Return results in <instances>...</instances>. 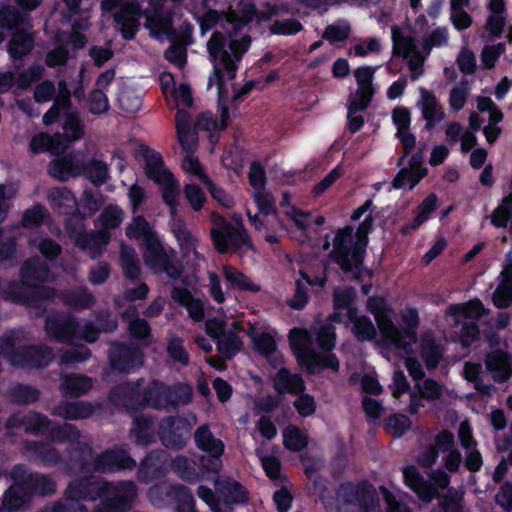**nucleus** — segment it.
I'll use <instances>...</instances> for the list:
<instances>
[{"mask_svg":"<svg viewBox=\"0 0 512 512\" xmlns=\"http://www.w3.org/2000/svg\"><path fill=\"white\" fill-rule=\"evenodd\" d=\"M132 480L108 482L94 477L74 479L67 485L63 499L39 512H89L83 501L100 502L92 512H128L137 497Z\"/></svg>","mask_w":512,"mask_h":512,"instance_id":"f257e3e1","label":"nucleus"},{"mask_svg":"<svg viewBox=\"0 0 512 512\" xmlns=\"http://www.w3.org/2000/svg\"><path fill=\"white\" fill-rule=\"evenodd\" d=\"M51 270L39 256L26 259L19 270V282L8 285L9 299L19 305L37 308L44 301L56 297V289L44 284L49 281Z\"/></svg>","mask_w":512,"mask_h":512,"instance_id":"f03ea898","label":"nucleus"},{"mask_svg":"<svg viewBox=\"0 0 512 512\" xmlns=\"http://www.w3.org/2000/svg\"><path fill=\"white\" fill-rule=\"evenodd\" d=\"M337 512H382L379 495L368 480H346L335 489Z\"/></svg>","mask_w":512,"mask_h":512,"instance_id":"7ed1b4c3","label":"nucleus"},{"mask_svg":"<svg viewBox=\"0 0 512 512\" xmlns=\"http://www.w3.org/2000/svg\"><path fill=\"white\" fill-rule=\"evenodd\" d=\"M227 38L226 36L215 31L212 33L210 39L207 42V50L213 63V73L209 77L208 88L213 83L217 86V104L227 103L228 100V89L226 86L224 71L227 72L229 79L236 77L238 66L231 59L229 52L226 50Z\"/></svg>","mask_w":512,"mask_h":512,"instance_id":"20e7f679","label":"nucleus"},{"mask_svg":"<svg viewBox=\"0 0 512 512\" xmlns=\"http://www.w3.org/2000/svg\"><path fill=\"white\" fill-rule=\"evenodd\" d=\"M210 221L213 225L210 229V238L218 253L224 254L228 251L236 253L244 247L253 250L250 236L241 221L232 224L216 211L210 214Z\"/></svg>","mask_w":512,"mask_h":512,"instance_id":"39448f33","label":"nucleus"},{"mask_svg":"<svg viewBox=\"0 0 512 512\" xmlns=\"http://www.w3.org/2000/svg\"><path fill=\"white\" fill-rule=\"evenodd\" d=\"M88 455L72 458L73 468L82 474L93 472L112 473L124 470H132L136 467V460L129 451L121 446H115L102 451L92 462H89Z\"/></svg>","mask_w":512,"mask_h":512,"instance_id":"423d86ee","label":"nucleus"},{"mask_svg":"<svg viewBox=\"0 0 512 512\" xmlns=\"http://www.w3.org/2000/svg\"><path fill=\"white\" fill-rule=\"evenodd\" d=\"M144 397V409L150 407L162 410L190 403L193 392L188 384L178 383L169 386L161 380L154 379L144 387Z\"/></svg>","mask_w":512,"mask_h":512,"instance_id":"0eeeda50","label":"nucleus"},{"mask_svg":"<svg viewBox=\"0 0 512 512\" xmlns=\"http://www.w3.org/2000/svg\"><path fill=\"white\" fill-rule=\"evenodd\" d=\"M350 231V228L347 227L337 236L336 242L332 243L333 248L329 253V259L339 267L344 275H348L353 268L361 270L364 277L371 280L374 277V272L365 265L367 249H360L356 252V249H348L345 245L349 241Z\"/></svg>","mask_w":512,"mask_h":512,"instance_id":"6e6552de","label":"nucleus"},{"mask_svg":"<svg viewBox=\"0 0 512 512\" xmlns=\"http://www.w3.org/2000/svg\"><path fill=\"white\" fill-rule=\"evenodd\" d=\"M191 431L192 425L188 419L180 415H170L159 421L156 434L165 448L178 451L187 445Z\"/></svg>","mask_w":512,"mask_h":512,"instance_id":"1a4fd4ad","label":"nucleus"},{"mask_svg":"<svg viewBox=\"0 0 512 512\" xmlns=\"http://www.w3.org/2000/svg\"><path fill=\"white\" fill-rule=\"evenodd\" d=\"M53 42L55 47L46 53L44 59L46 66L49 68L65 66L69 59L73 57L70 54L69 47L73 52L79 51L85 47L87 38L83 33L76 30L72 32L59 30L56 32Z\"/></svg>","mask_w":512,"mask_h":512,"instance_id":"9d476101","label":"nucleus"},{"mask_svg":"<svg viewBox=\"0 0 512 512\" xmlns=\"http://www.w3.org/2000/svg\"><path fill=\"white\" fill-rule=\"evenodd\" d=\"M194 442L199 450L206 453V455L200 456L202 457L203 468L206 471L219 473L223 467L224 442L213 435L207 424H203L196 429Z\"/></svg>","mask_w":512,"mask_h":512,"instance_id":"9b49d317","label":"nucleus"},{"mask_svg":"<svg viewBox=\"0 0 512 512\" xmlns=\"http://www.w3.org/2000/svg\"><path fill=\"white\" fill-rule=\"evenodd\" d=\"M44 329L50 340L72 345L78 340L80 323L70 313L55 311L45 318Z\"/></svg>","mask_w":512,"mask_h":512,"instance_id":"f8f14e48","label":"nucleus"},{"mask_svg":"<svg viewBox=\"0 0 512 512\" xmlns=\"http://www.w3.org/2000/svg\"><path fill=\"white\" fill-rule=\"evenodd\" d=\"M143 259L146 266L155 274L165 273L172 280H179L183 273V266L172 261L157 238L148 239L145 243Z\"/></svg>","mask_w":512,"mask_h":512,"instance_id":"ddd939ff","label":"nucleus"},{"mask_svg":"<svg viewBox=\"0 0 512 512\" xmlns=\"http://www.w3.org/2000/svg\"><path fill=\"white\" fill-rule=\"evenodd\" d=\"M108 359L113 371L130 374L143 365L144 354L134 344L114 341L108 349Z\"/></svg>","mask_w":512,"mask_h":512,"instance_id":"4468645a","label":"nucleus"},{"mask_svg":"<svg viewBox=\"0 0 512 512\" xmlns=\"http://www.w3.org/2000/svg\"><path fill=\"white\" fill-rule=\"evenodd\" d=\"M144 378L125 381L113 387L108 393V400L113 405H120L129 413L144 409Z\"/></svg>","mask_w":512,"mask_h":512,"instance_id":"2eb2a0df","label":"nucleus"},{"mask_svg":"<svg viewBox=\"0 0 512 512\" xmlns=\"http://www.w3.org/2000/svg\"><path fill=\"white\" fill-rule=\"evenodd\" d=\"M48 200L55 213L68 216L64 224L68 232L72 230L74 221L82 222L86 218L78 206L74 193L67 187L51 188Z\"/></svg>","mask_w":512,"mask_h":512,"instance_id":"dca6fc26","label":"nucleus"},{"mask_svg":"<svg viewBox=\"0 0 512 512\" xmlns=\"http://www.w3.org/2000/svg\"><path fill=\"white\" fill-rule=\"evenodd\" d=\"M48 437L53 443H70L71 451L67 467L70 471H77L73 468L72 458H78L80 455L91 454L92 448L89 444L81 442L80 430L73 424L64 422L63 424H56L49 427Z\"/></svg>","mask_w":512,"mask_h":512,"instance_id":"f3484780","label":"nucleus"},{"mask_svg":"<svg viewBox=\"0 0 512 512\" xmlns=\"http://www.w3.org/2000/svg\"><path fill=\"white\" fill-rule=\"evenodd\" d=\"M217 495L222 502L223 511L233 512V505H246L250 500L248 489L230 476H212Z\"/></svg>","mask_w":512,"mask_h":512,"instance_id":"a211bd4d","label":"nucleus"},{"mask_svg":"<svg viewBox=\"0 0 512 512\" xmlns=\"http://www.w3.org/2000/svg\"><path fill=\"white\" fill-rule=\"evenodd\" d=\"M54 359L51 347L46 344H28L17 348L11 365L15 368L38 369L47 367Z\"/></svg>","mask_w":512,"mask_h":512,"instance_id":"6ab92c4d","label":"nucleus"},{"mask_svg":"<svg viewBox=\"0 0 512 512\" xmlns=\"http://www.w3.org/2000/svg\"><path fill=\"white\" fill-rule=\"evenodd\" d=\"M171 468L181 480L190 484L210 481L212 476L217 474L203 468L202 457L196 460L185 455H177L171 462Z\"/></svg>","mask_w":512,"mask_h":512,"instance_id":"aec40b11","label":"nucleus"},{"mask_svg":"<svg viewBox=\"0 0 512 512\" xmlns=\"http://www.w3.org/2000/svg\"><path fill=\"white\" fill-rule=\"evenodd\" d=\"M52 421L43 413L29 411L28 413H13L5 423V428L12 429L24 427L25 434L39 436L47 433Z\"/></svg>","mask_w":512,"mask_h":512,"instance_id":"412c9836","label":"nucleus"},{"mask_svg":"<svg viewBox=\"0 0 512 512\" xmlns=\"http://www.w3.org/2000/svg\"><path fill=\"white\" fill-rule=\"evenodd\" d=\"M366 308L367 311L374 316L377 327L383 338H388L393 335L400 336V333L397 331L392 321L393 309L383 296H370L367 299Z\"/></svg>","mask_w":512,"mask_h":512,"instance_id":"4be33fe9","label":"nucleus"},{"mask_svg":"<svg viewBox=\"0 0 512 512\" xmlns=\"http://www.w3.org/2000/svg\"><path fill=\"white\" fill-rule=\"evenodd\" d=\"M15 476L28 490L31 498L33 495L50 496L56 491V484L50 476L28 472L24 464L15 465Z\"/></svg>","mask_w":512,"mask_h":512,"instance_id":"5701e85b","label":"nucleus"},{"mask_svg":"<svg viewBox=\"0 0 512 512\" xmlns=\"http://www.w3.org/2000/svg\"><path fill=\"white\" fill-rule=\"evenodd\" d=\"M228 25L231 28L227 31L228 37H236L256 18V4L253 0H239L234 9L231 5L227 9Z\"/></svg>","mask_w":512,"mask_h":512,"instance_id":"b1692460","label":"nucleus"},{"mask_svg":"<svg viewBox=\"0 0 512 512\" xmlns=\"http://www.w3.org/2000/svg\"><path fill=\"white\" fill-rule=\"evenodd\" d=\"M288 340L299 366L303 368L308 363L312 364L315 350L312 348L313 339L309 331L305 328H292Z\"/></svg>","mask_w":512,"mask_h":512,"instance_id":"393cba45","label":"nucleus"},{"mask_svg":"<svg viewBox=\"0 0 512 512\" xmlns=\"http://www.w3.org/2000/svg\"><path fill=\"white\" fill-rule=\"evenodd\" d=\"M140 13L139 5L134 2L124 3L114 13L113 20L120 26L119 31L124 40L130 41L136 37L140 25L137 16Z\"/></svg>","mask_w":512,"mask_h":512,"instance_id":"a878e982","label":"nucleus"},{"mask_svg":"<svg viewBox=\"0 0 512 512\" xmlns=\"http://www.w3.org/2000/svg\"><path fill=\"white\" fill-rule=\"evenodd\" d=\"M29 460L46 467H55L62 462L60 452L51 444L43 441L27 440L23 444Z\"/></svg>","mask_w":512,"mask_h":512,"instance_id":"bb28decb","label":"nucleus"},{"mask_svg":"<svg viewBox=\"0 0 512 512\" xmlns=\"http://www.w3.org/2000/svg\"><path fill=\"white\" fill-rule=\"evenodd\" d=\"M145 27L151 31V34L159 38L160 35L175 36L176 31L173 26V12L166 10L162 5L155 6L151 11L145 14Z\"/></svg>","mask_w":512,"mask_h":512,"instance_id":"cd10ccee","label":"nucleus"},{"mask_svg":"<svg viewBox=\"0 0 512 512\" xmlns=\"http://www.w3.org/2000/svg\"><path fill=\"white\" fill-rule=\"evenodd\" d=\"M72 93L65 80H60L55 87V96L52 106L44 113L42 122L45 126H51L60 119L61 112L69 111L73 107Z\"/></svg>","mask_w":512,"mask_h":512,"instance_id":"c85d7f7f","label":"nucleus"},{"mask_svg":"<svg viewBox=\"0 0 512 512\" xmlns=\"http://www.w3.org/2000/svg\"><path fill=\"white\" fill-rule=\"evenodd\" d=\"M485 366L496 383H505L512 376V355L495 349L486 355Z\"/></svg>","mask_w":512,"mask_h":512,"instance_id":"c756f323","label":"nucleus"},{"mask_svg":"<svg viewBox=\"0 0 512 512\" xmlns=\"http://www.w3.org/2000/svg\"><path fill=\"white\" fill-rule=\"evenodd\" d=\"M377 216L378 215L373 216V213L367 214L364 220L359 223L356 230L352 225H345L344 227L339 228L335 232L333 243L336 242L337 236L342 232V230L348 227L351 230V235L349 241L345 243L346 247L348 249H356V252L360 249H367L369 244V235L374 230V222Z\"/></svg>","mask_w":512,"mask_h":512,"instance_id":"7c9ffc66","label":"nucleus"},{"mask_svg":"<svg viewBox=\"0 0 512 512\" xmlns=\"http://www.w3.org/2000/svg\"><path fill=\"white\" fill-rule=\"evenodd\" d=\"M10 477L13 484L4 492L2 498L3 512H13L27 506L31 497L23 484H20L15 476V465L12 467Z\"/></svg>","mask_w":512,"mask_h":512,"instance_id":"2f4dec72","label":"nucleus"},{"mask_svg":"<svg viewBox=\"0 0 512 512\" xmlns=\"http://www.w3.org/2000/svg\"><path fill=\"white\" fill-rule=\"evenodd\" d=\"M404 483L425 503L436 498V489L430 480L425 479L415 466H406L403 470Z\"/></svg>","mask_w":512,"mask_h":512,"instance_id":"473e14b6","label":"nucleus"},{"mask_svg":"<svg viewBox=\"0 0 512 512\" xmlns=\"http://www.w3.org/2000/svg\"><path fill=\"white\" fill-rule=\"evenodd\" d=\"M94 411L95 407L90 402L60 401L53 407L51 414L65 420H82L91 417Z\"/></svg>","mask_w":512,"mask_h":512,"instance_id":"72a5a7b5","label":"nucleus"},{"mask_svg":"<svg viewBox=\"0 0 512 512\" xmlns=\"http://www.w3.org/2000/svg\"><path fill=\"white\" fill-rule=\"evenodd\" d=\"M110 241V235L104 230H90L80 232L76 239L75 245L85 251L90 250L93 255L92 258H96L103 253Z\"/></svg>","mask_w":512,"mask_h":512,"instance_id":"f704fd0d","label":"nucleus"},{"mask_svg":"<svg viewBox=\"0 0 512 512\" xmlns=\"http://www.w3.org/2000/svg\"><path fill=\"white\" fill-rule=\"evenodd\" d=\"M420 95L422 117L426 122L425 130L431 131L435 125L445 117V113L442 107L438 105L433 92L425 88H420Z\"/></svg>","mask_w":512,"mask_h":512,"instance_id":"c9c22d12","label":"nucleus"},{"mask_svg":"<svg viewBox=\"0 0 512 512\" xmlns=\"http://www.w3.org/2000/svg\"><path fill=\"white\" fill-rule=\"evenodd\" d=\"M80 162L70 155L52 160L47 167L48 174L60 182L80 176Z\"/></svg>","mask_w":512,"mask_h":512,"instance_id":"e433bc0d","label":"nucleus"},{"mask_svg":"<svg viewBox=\"0 0 512 512\" xmlns=\"http://www.w3.org/2000/svg\"><path fill=\"white\" fill-rule=\"evenodd\" d=\"M273 388L279 395H284L303 392L306 386L300 374H293L288 369L281 368L274 377Z\"/></svg>","mask_w":512,"mask_h":512,"instance_id":"4c0bfd02","label":"nucleus"},{"mask_svg":"<svg viewBox=\"0 0 512 512\" xmlns=\"http://www.w3.org/2000/svg\"><path fill=\"white\" fill-rule=\"evenodd\" d=\"M141 153L144 158V172L148 179L157 182L164 178L166 173H172L165 168L162 155L148 146H142Z\"/></svg>","mask_w":512,"mask_h":512,"instance_id":"58836bf2","label":"nucleus"},{"mask_svg":"<svg viewBox=\"0 0 512 512\" xmlns=\"http://www.w3.org/2000/svg\"><path fill=\"white\" fill-rule=\"evenodd\" d=\"M164 475L160 462V452H149L140 462L137 470V478L141 483L148 484L153 480L160 479Z\"/></svg>","mask_w":512,"mask_h":512,"instance_id":"ea45409f","label":"nucleus"},{"mask_svg":"<svg viewBox=\"0 0 512 512\" xmlns=\"http://www.w3.org/2000/svg\"><path fill=\"white\" fill-rule=\"evenodd\" d=\"M131 433L135 443L139 446H148L155 441L154 418L147 415H138L132 421Z\"/></svg>","mask_w":512,"mask_h":512,"instance_id":"a19ab883","label":"nucleus"},{"mask_svg":"<svg viewBox=\"0 0 512 512\" xmlns=\"http://www.w3.org/2000/svg\"><path fill=\"white\" fill-rule=\"evenodd\" d=\"M175 122L178 141L182 149L186 153H194L196 141L193 139L189 113L185 110H177Z\"/></svg>","mask_w":512,"mask_h":512,"instance_id":"79ce46f5","label":"nucleus"},{"mask_svg":"<svg viewBox=\"0 0 512 512\" xmlns=\"http://www.w3.org/2000/svg\"><path fill=\"white\" fill-rule=\"evenodd\" d=\"M33 48L34 38L25 30L13 32L7 45V51L13 60H22Z\"/></svg>","mask_w":512,"mask_h":512,"instance_id":"37998d69","label":"nucleus"},{"mask_svg":"<svg viewBox=\"0 0 512 512\" xmlns=\"http://www.w3.org/2000/svg\"><path fill=\"white\" fill-rule=\"evenodd\" d=\"M91 388V378L78 374H70L64 376L60 384L61 392L68 397H80L89 392Z\"/></svg>","mask_w":512,"mask_h":512,"instance_id":"c03bdc74","label":"nucleus"},{"mask_svg":"<svg viewBox=\"0 0 512 512\" xmlns=\"http://www.w3.org/2000/svg\"><path fill=\"white\" fill-rule=\"evenodd\" d=\"M62 301L66 306L77 311L90 309L96 303L95 296L85 286L64 291Z\"/></svg>","mask_w":512,"mask_h":512,"instance_id":"a18cd8bd","label":"nucleus"},{"mask_svg":"<svg viewBox=\"0 0 512 512\" xmlns=\"http://www.w3.org/2000/svg\"><path fill=\"white\" fill-rule=\"evenodd\" d=\"M161 186V196L163 202L168 206L170 214L174 217L178 211L179 183L173 173H166L164 178L155 182Z\"/></svg>","mask_w":512,"mask_h":512,"instance_id":"49530a36","label":"nucleus"},{"mask_svg":"<svg viewBox=\"0 0 512 512\" xmlns=\"http://www.w3.org/2000/svg\"><path fill=\"white\" fill-rule=\"evenodd\" d=\"M80 175H84L91 183L100 187L105 184L109 178V168L107 163L95 158L90 159L86 163L80 162Z\"/></svg>","mask_w":512,"mask_h":512,"instance_id":"de8ad7c7","label":"nucleus"},{"mask_svg":"<svg viewBox=\"0 0 512 512\" xmlns=\"http://www.w3.org/2000/svg\"><path fill=\"white\" fill-rule=\"evenodd\" d=\"M223 275L229 284L228 288L252 293H258L261 290L260 286L253 283L246 274L232 266H224Z\"/></svg>","mask_w":512,"mask_h":512,"instance_id":"09e8293b","label":"nucleus"},{"mask_svg":"<svg viewBox=\"0 0 512 512\" xmlns=\"http://www.w3.org/2000/svg\"><path fill=\"white\" fill-rule=\"evenodd\" d=\"M129 318H133L129 321L128 330L134 339L146 340L151 337L150 324L146 319L137 316L136 308H128L123 313V319L127 320Z\"/></svg>","mask_w":512,"mask_h":512,"instance_id":"8fccbe9b","label":"nucleus"},{"mask_svg":"<svg viewBox=\"0 0 512 512\" xmlns=\"http://www.w3.org/2000/svg\"><path fill=\"white\" fill-rule=\"evenodd\" d=\"M8 397L15 404L29 405L39 400L40 391L28 384L16 383L9 388Z\"/></svg>","mask_w":512,"mask_h":512,"instance_id":"3c124183","label":"nucleus"},{"mask_svg":"<svg viewBox=\"0 0 512 512\" xmlns=\"http://www.w3.org/2000/svg\"><path fill=\"white\" fill-rule=\"evenodd\" d=\"M450 315H461L467 319H479L488 313L482 301L478 298L469 300L463 304H453L448 307Z\"/></svg>","mask_w":512,"mask_h":512,"instance_id":"603ef678","label":"nucleus"},{"mask_svg":"<svg viewBox=\"0 0 512 512\" xmlns=\"http://www.w3.org/2000/svg\"><path fill=\"white\" fill-rule=\"evenodd\" d=\"M443 348L434 340L424 341L421 346L420 356L428 371L435 370L443 358Z\"/></svg>","mask_w":512,"mask_h":512,"instance_id":"864d4df0","label":"nucleus"},{"mask_svg":"<svg viewBox=\"0 0 512 512\" xmlns=\"http://www.w3.org/2000/svg\"><path fill=\"white\" fill-rule=\"evenodd\" d=\"M27 21V16L14 7H5L0 10V28L2 29L20 31Z\"/></svg>","mask_w":512,"mask_h":512,"instance_id":"5fc2aeb1","label":"nucleus"},{"mask_svg":"<svg viewBox=\"0 0 512 512\" xmlns=\"http://www.w3.org/2000/svg\"><path fill=\"white\" fill-rule=\"evenodd\" d=\"M283 445L287 450L300 452L308 445L307 436L295 425H288L283 430Z\"/></svg>","mask_w":512,"mask_h":512,"instance_id":"6e6d98bb","label":"nucleus"},{"mask_svg":"<svg viewBox=\"0 0 512 512\" xmlns=\"http://www.w3.org/2000/svg\"><path fill=\"white\" fill-rule=\"evenodd\" d=\"M91 357V350L84 344L73 345L63 351L60 356V364L66 368H73L76 364L83 363Z\"/></svg>","mask_w":512,"mask_h":512,"instance_id":"4d7b16f0","label":"nucleus"},{"mask_svg":"<svg viewBox=\"0 0 512 512\" xmlns=\"http://www.w3.org/2000/svg\"><path fill=\"white\" fill-rule=\"evenodd\" d=\"M393 49L392 53L395 57H403L406 59L416 47L414 40L410 36H405L398 26L392 27Z\"/></svg>","mask_w":512,"mask_h":512,"instance_id":"13d9d810","label":"nucleus"},{"mask_svg":"<svg viewBox=\"0 0 512 512\" xmlns=\"http://www.w3.org/2000/svg\"><path fill=\"white\" fill-rule=\"evenodd\" d=\"M172 232L182 251L187 253L196 249L197 240L188 230L186 223L182 219L175 220L172 223Z\"/></svg>","mask_w":512,"mask_h":512,"instance_id":"bf43d9fd","label":"nucleus"},{"mask_svg":"<svg viewBox=\"0 0 512 512\" xmlns=\"http://www.w3.org/2000/svg\"><path fill=\"white\" fill-rule=\"evenodd\" d=\"M314 361L312 364H306L303 368L309 374H315L317 370L331 369L337 372L340 368L339 360L332 351L324 352L322 355L314 352Z\"/></svg>","mask_w":512,"mask_h":512,"instance_id":"052dcab7","label":"nucleus"},{"mask_svg":"<svg viewBox=\"0 0 512 512\" xmlns=\"http://www.w3.org/2000/svg\"><path fill=\"white\" fill-rule=\"evenodd\" d=\"M63 129L70 141H78L85 134V126L77 112L65 111Z\"/></svg>","mask_w":512,"mask_h":512,"instance_id":"680f3d73","label":"nucleus"},{"mask_svg":"<svg viewBox=\"0 0 512 512\" xmlns=\"http://www.w3.org/2000/svg\"><path fill=\"white\" fill-rule=\"evenodd\" d=\"M30 246L37 247L38 251L45 260L53 261L62 253V247L54 239L50 237H40L39 239H31Z\"/></svg>","mask_w":512,"mask_h":512,"instance_id":"e2e57ef3","label":"nucleus"},{"mask_svg":"<svg viewBox=\"0 0 512 512\" xmlns=\"http://www.w3.org/2000/svg\"><path fill=\"white\" fill-rule=\"evenodd\" d=\"M125 234L129 239L144 238L147 242L148 239H154L150 225L143 215L134 216L132 223L128 225Z\"/></svg>","mask_w":512,"mask_h":512,"instance_id":"0e129e2a","label":"nucleus"},{"mask_svg":"<svg viewBox=\"0 0 512 512\" xmlns=\"http://www.w3.org/2000/svg\"><path fill=\"white\" fill-rule=\"evenodd\" d=\"M469 91V81L464 77L450 90L449 105L453 111L463 109L469 96Z\"/></svg>","mask_w":512,"mask_h":512,"instance_id":"69168bd1","label":"nucleus"},{"mask_svg":"<svg viewBox=\"0 0 512 512\" xmlns=\"http://www.w3.org/2000/svg\"><path fill=\"white\" fill-rule=\"evenodd\" d=\"M48 216L49 212L46 207L37 203L23 212L21 224L25 228L39 227L44 223Z\"/></svg>","mask_w":512,"mask_h":512,"instance_id":"338daca9","label":"nucleus"},{"mask_svg":"<svg viewBox=\"0 0 512 512\" xmlns=\"http://www.w3.org/2000/svg\"><path fill=\"white\" fill-rule=\"evenodd\" d=\"M355 338L360 342L372 341L375 339L377 332L371 319L368 316H360L351 329Z\"/></svg>","mask_w":512,"mask_h":512,"instance_id":"774afa93","label":"nucleus"}]
</instances>
